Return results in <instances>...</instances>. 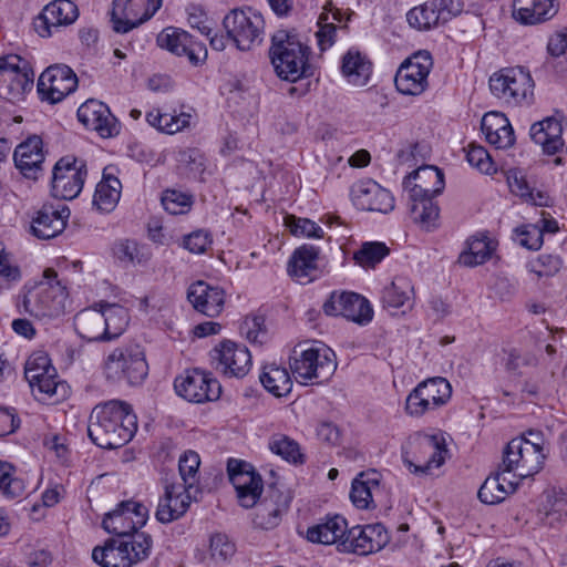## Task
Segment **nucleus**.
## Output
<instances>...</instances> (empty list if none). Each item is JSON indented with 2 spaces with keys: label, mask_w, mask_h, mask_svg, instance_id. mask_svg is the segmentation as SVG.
<instances>
[{
  "label": "nucleus",
  "mask_w": 567,
  "mask_h": 567,
  "mask_svg": "<svg viewBox=\"0 0 567 567\" xmlns=\"http://www.w3.org/2000/svg\"><path fill=\"white\" fill-rule=\"evenodd\" d=\"M137 430L131 405L111 400L94 406L87 425L91 441L102 449H117L128 443Z\"/></svg>",
  "instance_id": "1"
},
{
  "label": "nucleus",
  "mask_w": 567,
  "mask_h": 567,
  "mask_svg": "<svg viewBox=\"0 0 567 567\" xmlns=\"http://www.w3.org/2000/svg\"><path fill=\"white\" fill-rule=\"evenodd\" d=\"M66 298L65 282L59 279L54 269L48 268L40 282L30 288L25 287L22 307L35 318L58 317L64 312Z\"/></svg>",
  "instance_id": "2"
},
{
  "label": "nucleus",
  "mask_w": 567,
  "mask_h": 567,
  "mask_svg": "<svg viewBox=\"0 0 567 567\" xmlns=\"http://www.w3.org/2000/svg\"><path fill=\"white\" fill-rule=\"evenodd\" d=\"M290 369L301 384L323 383L337 369L336 354L322 343L299 346L290 358Z\"/></svg>",
  "instance_id": "3"
},
{
  "label": "nucleus",
  "mask_w": 567,
  "mask_h": 567,
  "mask_svg": "<svg viewBox=\"0 0 567 567\" xmlns=\"http://www.w3.org/2000/svg\"><path fill=\"white\" fill-rule=\"evenodd\" d=\"M153 546L151 535L135 533L128 539L111 538L92 550L93 560L102 567H132L146 559Z\"/></svg>",
  "instance_id": "4"
},
{
  "label": "nucleus",
  "mask_w": 567,
  "mask_h": 567,
  "mask_svg": "<svg viewBox=\"0 0 567 567\" xmlns=\"http://www.w3.org/2000/svg\"><path fill=\"white\" fill-rule=\"evenodd\" d=\"M307 47L285 30H278L271 38L270 58L279 78L296 82L306 76L308 70Z\"/></svg>",
  "instance_id": "5"
},
{
  "label": "nucleus",
  "mask_w": 567,
  "mask_h": 567,
  "mask_svg": "<svg viewBox=\"0 0 567 567\" xmlns=\"http://www.w3.org/2000/svg\"><path fill=\"white\" fill-rule=\"evenodd\" d=\"M103 371L111 382H126L130 385L142 383L148 373L144 350L138 344L115 348L106 357Z\"/></svg>",
  "instance_id": "6"
},
{
  "label": "nucleus",
  "mask_w": 567,
  "mask_h": 567,
  "mask_svg": "<svg viewBox=\"0 0 567 567\" xmlns=\"http://www.w3.org/2000/svg\"><path fill=\"white\" fill-rule=\"evenodd\" d=\"M445 439L441 434H416L409 442V450L402 453L403 462L410 472L426 475L440 467L446 458Z\"/></svg>",
  "instance_id": "7"
},
{
  "label": "nucleus",
  "mask_w": 567,
  "mask_h": 567,
  "mask_svg": "<svg viewBox=\"0 0 567 567\" xmlns=\"http://www.w3.org/2000/svg\"><path fill=\"white\" fill-rule=\"evenodd\" d=\"M223 27L228 39L240 51L251 50L264 40V18L251 8L233 9L223 19Z\"/></svg>",
  "instance_id": "8"
},
{
  "label": "nucleus",
  "mask_w": 567,
  "mask_h": 567,
  "mask_svg": "<svg viewBox=\"0 0 567 567\" xmlns=\"http://www.w3.org/2000/svg\"><path fill=\"white\" fill-rule=\"evenodd\" d=\"M533 89L532 75L520 66L502 69L489 78L492 94L507 104L529 103Z\"/></svg>",
  "instance_id": "9"
},
{
  "label": "nucleus",
  "mask_w": 567,
  "mask_h": 567,
  "mask_svg": "<svg viewBox=\"0 0 567 567\" xmlns=\"http://www.w3.org/2000/svg\"><path fill=\"white\" fill-rule=\"evenodd\" d=\"M415 181L403 179V190L408 194L413 220L429 229L435 225L440 213L432 199L443 192L445 179H435L432 188L427 185L430 179H422V184H416Z\"/></svg>",
  "instance_id": "10"
},
{
  "label": "nucleus",
  "mask_w": 567,
  "mask_h": 567,
  "mask_svg": "<svg viewBox=\"0 0 567 567\" xmlns=\"http://www.w3.org/2000/svg\"><path fill=\"white\" fill-rule=\"evenodd\" d=\"M34 72L19 55L0 56V97L10 102L23 100L33 86Z\"/></svg>",
  "instance_id": "11"
},
{
  "label": "nucleus",
  "mask_w": 567,
  "mask_h": 567,
  "mask_svg": "<svg viewBox=\"0 0 567 567\" xmlns=\"http://www.w3.org/2000/svg\"><path fill=\"white\" fill-rule=\"evenodd\" d=\"M148 519V508L135 501H123L115 509L107 513L102 522L103 528L120 539L131 540V536L138 533Z\"/></svg>",
  "instance_id": "12"
},
{
  "label": "nucleus",
  "mask_w": 567,
  "mask_h": 567,
  "mask_svg": "<svg viewBox=\"0 0 567 567\" xmlns=\"http://www.w3.org/2000/svg\"><path fill=\"white\" fill-rule=\"evenodd\" d=\"M209 355L215 371L226 378L241 379L250 371L251 354L244 344L224 340L210 350Z\"/></svg>",
  "instance_id": "13"
},
{
  "label": "nucleus",
  "mask_w": 567,
  "mask_h": 567,
  "mask_svg": "<svg viewBox=\"0 0 567 567\" xmlns=\"http://www.w3.org/2000/svg\"><path fill=\"white\" fill-rule=\"evenodd\" d=\"M433 66L427 51H419L406 59L395 74V86L404 95H419L427 87V78Z\"/></svg>",
  "instance_id": "14"
},
{
  "label": "nucleus",
  "mask_w": 567,
  "mask_h": 567,
  "mask_svg": "<svg viewBox=\"0 0 567 567\" xmlns=\"http://www.w3.org/2000/svg\"><path fill=\"white\" fill-rule=\"evenodd\" d=\"M390 540L381 523L348 527L346 537L339 544L340 553L369 555L384 548Z\"/></svg>",
  "instance_id": "15"
},
{
  "label": "nucleus",
  "mask_w": 567,
  "mask_h": 567,
  "mask_svg": "<svg viewBox=\"0 0 567 567\" xmlns=\"http://www.w3.org/2000/svg\"><path fill=\"white\" fill-rule=\"evenodd\" d=\"M162 0H114L111 12L113 29L126 33L150 20L161 8Z\"/></svg>",
  "instance_id": "16"
},
{
  "label": "nucleus",
  "mask_w": 567,
  "mask_h": 567,
  "mask_svg": "<svg viewBox=\"0 0 567 567\" xmlns=\"http://www.w3.org/2000/svg\"><path fill=\"white\" fill-rule=\"evenodd\" d=\"M462 11L461 0H429L411 9L406 13V20L412 28L426 31L450 21Z\"/></svg>",
  "instance_id": "17"
},
{
  "label": "nucleus",
  "mask_w": 567,
  "mask_h": 567,
  "mask_svg": "<svg viewBox=\"0 0 567 567\" xmlns=\"http://www.w3.org/2000/svg\"><path fill=\"white\" fill-rule=\"evenodd\" d=\"M229 481L234 485L240 506L251 508L261 496L262 480L254 466L245 461L229 458L227 462Z\"/></svg>",
  "instance_id": "18"
},
{
  "label": "nucleus",
  "mask_w": 567,
  "mask_h": 567,
  "mask_svg": "<svg viewBox=\"0 0 567 567\" xmlns=\"http://www.w3.org/2000/svg\"><path fill=\"white\" fill-rule=\"evenodd\" d=\"M174 388L179 396L194 403L216 401L221 394L219 381L198 369L188 370L176 378Z\"/></svg>",
  "instance_id": "19"
},
{
  "label": "nucleus",
  "mask_w": 567,
  "mask_h": 567,
  "mask_svg": "<svg viewBox=\"0 0 567 567\" xmlns=\"http://www.w3.org/2000/svg\"><path fill=\"white\" fill-rule=\"evenodd\" d=\"M78 86V78L65 64H54L45 69L38 80V93L41 99L55 104L72 93Z\"/></svg>",
  "instance_id": "20"
},
{
  "label": "nucleus",
  "mask_w": 567,
  "mask_h": 567,
  "mask_svg": "<svg viewBox=\"0 0 567 567\" xmlns=\"http://www.w3.org/2000/svg\"><path fill=\"white\" fill-rule=\"evenodd\" d=\"M79 18L78 6L71 0H53L35 19L34 28L42 38L52 37L61 28L73 24Z\"/></svg>",
  "instance_id": "21"
},
{
  "label": "nucleus",
  "mask_w": 567,
  "mask_h": 567,
  "mask_svg": "<svg viewBox=\"0 0 567 567\" xmlns=\"http://www.w3.org/2000/svg\"><path fill=\"white\" fill-rule=\"evenodd\" d=\"M157 44L171 53L187 56L193 65H198L207 58V49L203 42L196 41L188 32L168 27L157 35Z\"/></svg>",
  "instance_id": "22"
},
{
  "label": "nucleus",
  "mask_w": 567,
  "mask_h": 567,
  "mask_svg": "<svg viewBox=\"0 0 567 567\" xmlns=\"http://www.w3.org/2000/svg\"><path fill=\"white\" fill-rule=\"evenodd\" d=\"M353 204L362 209L386 214L394 208V197L375 179H359L351 187Z\"/></svg>",
  "instance_id": "23"
},
{
  "label": "nucleus",
  "mask_w": 567,
  "mask_h": 567,
  "mask_svg": "<svg viewBox=\"0 0 567 567\" xmlns=\"http://www.w3.org/2000/svg\"><path fill=\"white\" fill-rule=\"evenodd\" d=\"M70 215L66 205L44 204L33 214L30 234L40 240L55 238L65 229Z\"/></svg>",
  "instance_id": "24"
},
{
  "label": "nucleus",
  "mask_w": 567,
  "mask_h": 567,
  "mask_svg": "<svg viewBox=\"0 0 567 567\" xmlns=\"http://www.w3.org/2000/svg\"><path fill=\"white\" fill-rule=\"evenodd\" d=\"M323 310L330 316H342L360 324L372 320L373 310L369 301L354 292H333L323 305Z\"/></svg>",
  "instance_id": "25"
},
{
  "label": "nucleus",
  "mask_w": 567,
  "mask_h": 567,
  "mask_svg": "<svg viewBox=\"0 0 567 567\" xmlns=\"http://www.w3.org/2000/svg\"><path fill=\"white\" fill-rule=\"evenodd\" d=\"M187 299L198 312L214 318L223 311L225 292L219 287L197 281L189 286Z\"/></svg>",
  "instance_id": "26"
},
{
  "label": "nucleus",
  "mask_w": 567,
  "mask_h": 567,
  "mask_svg": "<svg viewBox=\"0 0 567 567\" xmlns=\"http://www.w3.org/2000/svg\"><path fill=\"white\" fill-rule=\"evenodd\" d=\"M558 7V0H514L513 18L523 25H535L554 18Z\"/></svg>",
  "instance_id": "27"
},
{
  "label": "nucleus",
  "mask_w": 567,
  "mask_h": 567,
  "mask_svg": "<svg viewBox=\"0 0 567 567\" xmlns=\"http://www.w3.org/2000/svg\"><path fill=\"white\" fill-rule=\"evenodd\" d=\"M190 504L189 491L182 488V484L173 483L165 486L164 496L159 498L155 517L163 524L182 517Z\"/></svg>",
  "instance_id": "28"
},
{
  "label": "nucleus",
  "mask_w": 567,
  "mask_h": 567,
  "mask_svg": "<svg viewBox=\"0 0 567 567\" xmlns=\"http://www.w3.org/2000/svg\"><path fill=\"white\" fill-rule=\"evenodd\" d=\"M481 128L486 141L496 148H508L514 145V130L503 113H486L482 118Z\"/></svg>",
  "instance_id": "29"
},
{
  "label": "nucleus",
  "mask_w": 567,
  "mask_h": 567,
  "mask_svg": "<svg viewBox=\"0 0 567 567\" xmlns=\"http://www.w3.org/2000/svg\"><path fill=\"white\" fill-rule=\"evenodd\" d=\"M99 306L100 308L96 306L85 308L74 317L75 330L82 339L87 341H105V332L107 330L104 328L105 319L102 303Z\"/></svg>",
  "instance_id": "30"
},
{
  "label": "nucleus",
  "mask_w": 567,
  "mask_h": 567,
  "mask_svg": "<svg viewBox=\"0 0 567 567\" xmlns=\"http://www.w3.org/2000/svg\"><path fill=\"white\" fill-rule=\"evenodd\" d=\"M527 435L536 436L535 441L525 440L524 447L518 451L523 453L522 463L518 465V477L526 478L538 473L543 468L546 454L544 453V439L538 431H528Z\"/></svg>",
  "instance_id": "31"
},
{
  "label": "nucleus",
  "mask_w": 567,
  "mask_h": 567,
  "mask_svg": "<svg viewBox=\"0 0 567 567\" xmlns=\"http://www.w3.org/2000/svg\"><path fill=\"white\" fill-rule=\"evenodd\" d=\"M561 134V123L555 117H547L540 122L534 123L530 127L532 140L540 145L548 154H555L563 147L564 141Z\"/></svg>",
  "instance_id": "32"
},
{
  "label": "nucleus",
  "mask_w": 567,
  "mask_h": 567,
  "mask_svg": "<svg viewBox=\"0 0 567 567\" xmlns=\"http://www.w3.org/2000/svg\"><path fill=\"white\" fill-rule=\"evenodd\" d=\"M348 529V523L342 516L336 515L328 518L326 522H321L313 525L307 530V538L311 543H318L323 545L337 546L339 550V544L346 537Z\"/></svg>",
  "instance_id": "33"
},
{
  "label": "nucleus",
  "mask_w": 567,
  "mask_h": 567,
  "mask_svg": "<svg viewBox=\"0 0 567 567\" xmlns=\"http://www.w3.org/2000/svg\"><path fill=\"white\" fill-rule=\"evenodd\" d=\"M414 286L405 276H396L382 291V302L386 308L399 309L408 306L412 308L414 302Z\"/></svg>",
  "instance_id": "34"
},
{
  "label": "nucleus",
  "mask_w": 567,
  "mask_h": 567,
  "mask_svg": "<svg viewBox=\"0 0 567 567\" xmlns=\"http://www.w3.org/2000/svg\"><path fill=\"white\" fill-rule=\"evenodd\" d=\"M42 146V140L38 135L28 137L17 146L13 159L17 168H19L22 174L25 175L28 171L40 168V165L44 161Z\"/></svg>",
  "instance_id": "35"
},
{
  "label": "nucleus",
  "mask_w": 567,
  "mask_h": 567,
  "mask_svg": "<svg viewBox=\"0 0 567 567\" xmlns=\"http://www.w3.org/2000/svg\"><path fill=\"white\" fill-rule=\"evenodd\" d=\"M467 248L460 257V264L466 267H475L486 262L496 248V244L484 234L472 236L466 241Z\"/></svg>",
  "instance_id": "36"
},
{
  "label": "nucleus",
  "mask_w": 567,
  "mask_h": 567,
  "mask_svg": "<svg viewBox=\"0 0 567 567\" xmlns=\"http://www.w3.org/2000/svg\"><path fill=\"white\" fill-rule=\"evenodd\" d=\"M319 249L312 245L297 248L288 262V274L298 280L308 279L317 269Z\"/></svg>",
  "instance_id": "37"
},
{
  "label": "nucleus",
  "mask_w": 567,
  "mask_h": 567,
  "mask_svg": "<svg viewBox=\"0 0 567 567\" xmlns=\"http://www.w3.org/2000/svg\"><path fill=\"white\" fill-rule=\"evenodd\" d=\"M259 379L264 388L277 398L291 392L292 381L288 370L276 363L264 365Z\"/></svg>",
  "instance_id": "38"
},
{
  "label": "nucleus",
  "mask_w": 567,
  "mask_h": 567,
  "mask_svg": "<svg viewBox=\"0 0 567 567\" xmlns=\"http://www.w3.org/2000/svg\"><path fill=\"white\" fill-rule=\"evenodd\" d=\"M504 475L505 472L502 471L485 480L477 493L481 502L488 505L498 504L504 501L508 494L515 492L516 484L512 481H507Z\"/></svg>",
  "instance_id": "39"
},
{
  "label": "nucleus",
  "mask_w": 567,
  "mask_h": 567,
  "mask_svg": "<svg viewBox=\"0 0 567 567\" xmlns=\"http://www.w3.org/2000/svg\"><path fill=\"white\" fill-rule=\"evenodd\" d=\"M343 75L354 85H365L371 74V63L358 50L350 49L342 59Z\"/></svg>",
  "instance_id": "40"
},
{
  "label": "nucleus",
  "mask_w": 567,
  "mask_h": 567,
  "mask_svg": "<svg viewBox=\"0 0 567 567\" xmlns=\"http://www.w3.org/2000/svg\"><path fill=\"white\" fill-rule=\"evenodd\" d=\"M379 475L377 472L360 473L352 482L350 498L359 509H368L373 502V492L379 489Z\"/></svg>",
  "instance_id": "41"
},
{
  "label": "nucleus",
  "mask_w": 567,
  "mask_h": 567,
  "mask_svg": "<svg viewBox=\"0 0 567 567\" xmlns=\"http://www.w3.org/2000/svg\"><path fill=\"white\" fill-rule=\"evenodd\" d=\"M121 193V179H100L95 186L93 204L99 210L111 213L116 207Z\"/></svg>",
  "instance_id": "42"
},
{
  "label": "nucleus",
  "mask_w": 567,
  "mask_h": 567,
  "mask_svg": "<svg viewBox=\"0 0 567 567\" xmlns=\"http://www.w3.org/2000/svg\"><path fill=\"white\" fill-rule=\"evenodd\" d=\"M511 193L534 206H549L551 198L547 190L532 185L528 179H506Z\"/></svg>",
  "instance_id": "43"
},
{
  "label": "nucleus",
  "mask_w": 567,
  "mask_h": 567,
  "mask_svg": "<svg viewBox=\"0 0 567 567\" xmlns=\"http://www.w3.org/2000/svg\"><path fill=\"white\" fill-rule=\"evenodd\" d=\"M416 388L436 409L445 405L452 395L450 382L442 377H434L420 382Z\"/></svg>",
  "instance_id": "44"
},
{
  "label": "nucleus",
  "mask_w": 567,
  "mask_h": 567,
  "mask_svg": "<svg viewBox=\"0 0 567 567\" xmlns=\"http://www.w3.org/2000/svg\"><path fill=\"white\" fill-rule=\"evenodd\" d=\"M102 311L105 319V341L120 337L128 323L127 310L116 303H103Z\"/></svg>",
  "instance_id": "45"
},
{
  "label": "nucleus",
  "mask_w": 567,
  "mask_h": 567,
  "mask_svg": "<svg viewBox=\"0 0 567 567\" xmlns=\"http://www.w3.org/2000/svg\"><path fill=\"white\" fill-rule=\"evenodd\" d=\"M390 249L381 241H365L354 251L353 260L364 269H373L388 255Z\"/></svg>",
  "instance_id": "46"
},
{
  "label": "nucleus",
  "mask_w": 567,
  "mask_h": 567,
  "mask_svg": "<svg viewBox=\"0 0 567 567\" xmlns=\"http://www.w3.org/2000/svg\"><path fill=\"white\" fill-rule=\"evenodd\" d=\"M29 383L33 391L44 394V399L56 396V400L63 398L66 392V385L56 381L55 372H50L45 375L29 374Z\"/></svg>",
  "instance_id": "47"
},
{
  "label": "nucleus",
  "mask_w": 567,
  "mask_h": 567,
  "mask_svg": "<svg viewBox=\"0 0 567 567\" xmlns=\"http://www.w3.org/2000/svg\"><path fill=\"white\" fill-rule=\"evenodd\" d=\"M269 449L275 454L291 463H303V454L298 442L284 434H276L269 441Z\"/></svg>",
  "instance_id": "48"
},
{
  "label": "nucleus",
  "mask_w": 567,
  "mask_h": 567,
  "mask_svg": "<svg viewBox=\"0 0 567 567\" xmlns=\"http://www.w3.org/2000/svg\"><path fill=\"white\" fill-rule=\"evenodd\" d=\"M200 457L194 451L185 452L178 461V470L183 481L182 488L189 491L198 483Z\"/></svg>",
  "instance_id": "49"
},
{
  "label": "nucleus",
  "mask_w": 567,
  "mask_h": 567,
  "mask_svg": "<svg viewBox=\"0 0 567 567\" xmlns=\"http://www.w3.org/2000/svg\"><path fill=\"white\" fill-rule=\"evenodd\" d=\"M24 492V482L14 476V467L8 463L0 461V493L13 499L21 496Z\"/></svg>",
  "instance_id": "50"
},
{
  "label": "nucleus",
  "mask_w": 567,
  "mask_h": 567,
  "mask_svg": "<svg viewBox=\"0 0 567 567\" xmlns=\"http://www.w3.org/2000/svg\"><path fill=\"white\" fill-rule=\"evenodd\" d=\"M235 553L236 545L226 534L217 533L210 537L209 555L215 564L229 561Z\"/></svg>",
  "instance_id": "51"
},
{
  "label": "nucleus",
  "mask_w": 567,
  "mask_h": 567,
  "mask_svg": "<svg viewBox=\"0 0 567 567\" xmlns=\"http://www.w3.org/2000/svg\"><path fill=\"white\" fill-rule=\"evenodd\" d=\"M162 205L172 215L185 214L193 205V196L176 189H166L162 196Z\"/></svg>",
  "instance_id": "52"
},
{
  "label": "nucleus",
  "mask_w": 567,
  "mask_h": 567,
  "mask_svg": "<svg viewBox=\"0 0 567 567\" xmlns=\"http://www.w3.org/2000/svg\"><path fill=\"white\" fill-rule=\"evenodd\" d=\"M87 166L83 159L72 155L61 157L53 166L52 177H82L87 175Z\"/></svg>",
  "instance_id": "53"
},
{
  "label": "nucleus",
  "mask_w": 567,
  "mask_h": 567,
  "mask_svg": "<svg viewBox=\"0 0 567 567\" xmlns=\"http://www.w3.org/2000/svg\"><path fill=\"white\" fill-rule=\"evenodd\" d=\"M281 511L278 506L261 502L254 516V525L261 529H272L280 523Z\"/></svg>",
  "instance_id": "54"
},
{
  "label": "nucleus",
  "mask_w": 567,
  "mask_h": 567,
  "mask_svg": "<svg viewBox=\"0 0 567 567\" xmlns=\"http://www.w3.org/2000/svg\"><path fill=\"white\" fill-rule=\"evenodd\" d=\"M206 157L199 150L192 148L179 154V164L183 174L203 175L206 172Z\"/></svg>",
  "instance_id": "55"
},
{
  "label": "nucleus",
  "mask_w": 567,
  "mask_h": 567,
  "mask_svg": "<svg viewBox=\"0 0 567 567\" xmlns=\"http://www.w3.org/2000/svg\"><path fill=\"white\" fill-rule=\"evenodd\" d=\"M513 239L524 248L537 250L543 245L539 225H524L515 228Z\"/></svg>",
  "instance_id": "56"
},
{
  "label": "nucleus",
  "mask_w": 567,
  "mask_h": 567,
  "mask_svg": "<svg viewBox=\"0 0 567 567\" xmlns=\"http://www.w3.org/2000/svg\"><path fill=\"white\" fill-rule=\"evenodd\" d=\"M468 164L482 174L492 175L496 173V167L487 151L480 145H470L466 153Z\"/></svg>",
  "instance_id": "57"
},
{
  "label": "nucleus",
  "mask_w": 567,
  "mask_h": 567,
  "mask_svg": "<svg viewBox=\"0 0 567 567\" xmlns=\"http://www.w3.org/2000/svg\"><path fill=\"white\" fill-rule=\"evenodd\" d=\"M112 251L116 259L125 262L142 264L148 259L144 254L140 255L138 245L130 239L117 240L113 245Z\"/></svg>",
  "instance_id": "58"
},
{
  "label": "nucleus",
  "mask_w": 567,
  "mask_h": 567,
  "mask_svg": "<svg viewBox=\"0 0 567 567\" xmlns=\"http://www.w3.org/2000/svg\"><path fill=\"white\" fill-rule=\"evenodd\" d=\"M285 226L289 228L290 233L295 236H305L319 238L322 235V229L315 221L307 218H297L293 215L285 217Z\"/></svg>",
  "instance_id": "59"
},
{
  "label": "nucleus",
  "mask_w": 567,
  "mask_h": 567,
  "mask_svg": "<svg viewBox=\"0 0 567 567\" xmlns=\"http://www.w3.org/2000/svg\"><path fill=\"white\" fill-rule=\"evenodd\" d=\"M434 410L436 406H432V402L421 394L416 386L406 396L404 411L412 417H421Z\"/></svg>",
  "instance_id": "60"
},
{
  "label": "nucleus",
  "mask_w": 567,
  "mask_h": 567,
  "mask_svg": "<svg viewBox=\"0 0 567 567\" xmlns=\"http://www.w3.org/2000/svg\"><path fill=\"white\" fill-rule=\"evenodd\" d=\"M83 188V179H51V195L54 198L71 200Z\"/></svg>",
  "instance_id": "61"
},
{
  "label": "nucleus",
  "mask_w": 567,
  "mask_h": 567,
  "mask_svg": "<svg viewBox=\"0 0 567 567\" xmlns=\"http://www.w3.org/2000/svg\"><path fill=\"white\" fill-rule=\"evenodd\" d=\"M105 111V104L97 100H87L78 109V118L85 127L92 130L96 120Z\"/></svg>",
  "instance_id": "62"
},
{
  "label": "nucleus",
  "mask_w": 567,
  "mask_h": 567,
  "mask_svg": "<svg viewBox=\"0 0 567 567\" xmlns=\"http://www.w3.org/2000/svg\"><path fill=\"white\" fill-rule=\"evenodd\" d=\"M525 440L522 439H513L506 446L503 460V472L511 473L514 472L515 475H518V465L522 463V455L518 451L520 447H524Z\"/></svg>",
  "instance_id": "63"
},
{
  "label": "nucleus",
  "mask_w": 567,
  "mask_h": 567,
  "mask_svg": "<svg viewBox=\"0 0 567 567\" xmlns=\"http://www.w3.org/2000/svg\"><path fill=\"white\" fill-rule=\"evenodd\" d=\"M528 269L538 277H548L556 274L561 267V260L557 256L540 255L528 264Z\"/></svg>",
  "instance_id": "64"
}]
</instances>
